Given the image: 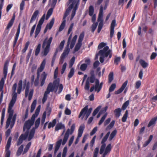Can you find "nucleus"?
Wrapping results in <instances>:
<instances>
[{"label": "nucleus", "instance_id": "obj_35", "mask_svg": "<svg viewBox=\"0 0 157 157\" xmlns=\"http://www.w3.org/2000/svg\"><path fill=\"white\" fill-rule=\"evenodd\" d=\"M103 7L101 6L99 12L98 14V18L99 20L100 19L103 18Z\"/></svg>", "mask_w": 157, "mask_h": 157}, {"label": "nucleus", "instance_id": "obj_53", "mask_svg": "<svg viewBox=\"0 0 157 157\" xmlns=\"http://www.w3.org/2000/svg\"><path fill=\"white\" fill-rule=\"evenodd\" d=\"M98 25V22L94 23L92 24L91 27V31L92 32H94V30H95Z\"/></svg>", "mask_w": 157, "mask_h": 157}, {"label": "nucleus", "instance_id": "obj_43", "mask_svg": "<svg viewBox=\"0 0 157 157\" xmlns=\"http://www.w3.org/2000/svg\"><path fill=\"white\" fill-rule=\"evenodd\" d=\"M113 79V73L110 72L108 75L109 82L110 83Z\"/></svg>", "mask_w": 157, "mask_h": 157}, {"label": "nucleus", "instance_id": "obj_34", "mask_svg": "<svg viewBox=\"0 0 157 157\" xmlns=\"http://www.w3.org/2000/svg\"><path fill=\"white\" fill-rule=\"evenodd\" d=\"M56 123V120L54 119L52 122H50L48 126V128L49 129L51 127H53L55 125Z\"/></svg>", "mask_w": 157, "mask_h": 157}, {"label": "nucleus", "instance_id": "obj_3", "mask_svg": "<svg viewBox=\"0 0 157 157\" xmlns=\"http://www.w3.org/2000/svg\"><path fill=\"white\" fill-rule=\"evenodd\" d=\"M110 134V132H108L103 138L101 141L102 145L101 147L99 153L101 154H103L102 157H105L106 155L109 153L111 149V144H109L105 148L106 144L105 143Z\"/></svg>", "mask_w": 157, "mask_h": 157}, {"label": "nucleus", "instance_id": "obj_49", "mask_svg": "<svg viewBox=\"0 0 157 157\" xmlns=\"http://www.w3.org/2000/svg\"><path fill=\"white\" fill-rule=\"evenodd\" d=\"M107 114L106 113L103 115V116L101 118V120H100L99 123L98 124L100 125L102 123L104 122V120L107 117Z\"/></svg>", "mask_w": 157, "mask_h": 157}, {"label": "nucleus", "instance_id": "obj_1", "mask_svg": "<svg viewBox=\"0 0 157 157\" xmlns=\"http://www.w3.org/2000/svg\"><path fill=\"white\" fill-rule=\"evenodd\" d=\"M22 80H20L18 82L17 87V93H16V91L17 88V84L15 83L12 86V98L9 104L8 112L9 113V117H12L13 111L12 108L16 101L17 93L20 94L21 93L22 88Z\"/></svg>", "mask_w": 157, "mask_h": 157}, {"label": "nucleus", "instance_id": "obj_41", "mask_svg": "<svg viewBox=\"0 0 157 157\" xmlns=\"http://www.w3.org/2000/svg\"><path fill=\"white\" fill-rule=\"evenodd\" d=\"M31 142H29L26 145V147L24 149L23 154H25L27 152L29 149L31 145Z\"/></svg>", "mask_w": 157, "mask_h": 157}, {"label": "nucleus", "instance_id": "obj_38", "mask_svg": "<svg viewBox=\"0 0 157 157\" xmlns=\"http://www.w3.org/2000/svg\"><path fill=\"white\" fill-rule=\"evenodd\" d=\"M36 104V100H34L33 102L31 105L30 110V112L32 113L35 109V107Z\"/></svg>", "mask_w": 157, "mask_h": 157}, {"label": "nucleus", "instance_id": "obj_4", "mask_svg": "<svg viewBox=\"0 0 157 157\" xmlns=\"http://www.w3.org/2000/svg\"><path fill=\"white\" fill-rule=\"evenodd\" d=\"M40 109V105L37 108L35 114H33L30 119L26 121L24 124L23 127V131H25L26 130H29L31 127L34 123L35 118L39 114Z\"/></svg>", "mask_w": 157, "mask_h": 157}, {"label": "nucleus", "instance_id": "obj_31", "mask_svg": "<svg viewBox=\"0 0 157 157\" xmlns=\"http://www.w3.org/2000/svg\"><path fill=\"white\" fill-rule=\"evenodd\" d=\"M121 109L120 108H118L115 109L114 112L116 117H119L121 115Z\"/></svg>", "mask_w": 157, "mask_h": 157}, {"label": "nucleus", "instance_id": "obj_8", "mask_svg": "<svg viewBox=\"0 0 157 157\" xmlns=\"http://www.w3.org/2000/svg\"><path fill=\"white\" fill-rule=\"evenodd\" d=\"M25 131V132L22 135H23L24 139L29 141L34 137L35 132V128H33L30 131L29 130H26Z\"/></svg>", "mask_w": 157, "mask_h": 157}, {"label": "nucleus", "instance_id": "obj_22", "mask_svg": "<svg viewBox=\"0 0 157 157\" xmlns=\"http://www.w3.org/2000/svg\"><path fill=\"white\" fill-rule=\"evenodd\" d=\"M98 21L100 22L98 29V32L99 33L103 26V18L100 19L99 20V18L98 19Z\"/></svg>", "mask_w": 157, "mask_h": 157}, {"label": "nucleus", "instance_id": "obj_62", "mask_svg": "<svg viewBox=\"0 0 157 157\" xmlns=\"http://www.w3.org/2000/svg\"><path fill=\"white\" fill-rule=\"evenodd\" d=\"M75 58L74 56H73L71 59L69 65L70 67H71L73 65L75 62Z\"/></svg>", "mask_w": 157, "mask_h": 157}, {"label": "nucleus", "instance_id": "obj_7", "mask_svg": "<svg viewBox=\"0 0 157 157\" xmlns=\"http://www.w3.org/2000/svg\"><path fill=\"white\" fill-rule=\"evenodd\" d=\"M46 63V59H44L41 63L40 67L37 69V78L35 79L34 82V85L36 86H37L39 84V79L40 77V73L44 70Z\"/></svg>", "mask_w": 157, "mask_h": 157}, {"label": "nucleus", "instance_id": "obj_55", "mask_svg": "<svg viewBox=\"0 0 157 157\" xmlns=\"http://www.w3.org/2000/svg\"><path fill=\"white\" fill-rule=\"evenodd\" d=\"M129 101L128 100L123 104L122 107V109L124 110L129 105Z\"/></svg>", "mask_w": 157, "mask_h": 157}, {"label": "nucleus", "instance_id": "obj_33", "mask_svg": "<svg viewBox=\"0 0 157 157\" xmlns=\"http://www.w3.org/2000/svg\"><path fill=\"white\" fill-rule=\"evenodd\" d=\"M24 146L23 145H21L18 148L16 153V155L17 156H19L21 153L23 151Z\"/></svg>", "mask_w": 157, "mask_h": 157}, {"label": "nucleus", "instance_id": "obj_25", "mask_svg": "<svg viewBox=\"0 0 157 157\" xmlns=\"http://www.w3.org/2000/svg\"><path fill=\"white\" fill-rule=\"evenodd\" d=\"M157 120V117H155L152 118L151 120L149 121V124L147 125L148 127H150L151 126L154 124L155 123L156 121Z\"/></svg>", "mask_w": 157, "mask_h": 157}, {"label": "nucleus", "instance_id": "obj_37", "mask_svg": "<svg viewBox=\"0 0 157 157\" xmlns=\"http://www.w3.org/2000/svg\"><path fill=\"white\" fill-rule=\"evenodd\" d=\"M53 8L51 7L48 10L47 13V16H46V19H48L50 16L52 15L53 12Z\"/></svg>", "mask_w": 157, "mask_h": 157}, {"label": "nucleus", "instance_id": "obj_48", "mask_svg": "<svg viewBox=\"0 0 157 157\" xmlns=\"http://www.w3.org/2000/svg\"><path fill=\"white\" fill-rule=\"evenodd\" d=\"M40 118H38L36 121V122L35 123V127H33V128H35V130L37 128L39 127V126L40 124Z\"/></svg>", "mask_w": 157, "mask_h": 157}, {"label": "nucleus", "instance_id": "obj_64", "mask_svg": "<svg viewBox=\"0 0 157 157\" xmlns=\"http://www.w3.org/2000/svg\"><path fill=\"white\" fill-rule=\"evenodd\" d=\"M99 151V148L98 147H96L94 152L93 157H97L98 153Z\"/></svg>", "mask_w": 157, "mask_h": 157}, {"label": "nucleus", "instance_id": "obj_6", "mask_svg": "<svg viewBox=\"0 0 157 157\" xmlns=\"http://www.w3.org/2000/svg\"><path fill=\"white\" fill-rule=\"evenodd\" d=\"M79 0H74L72 3L70 5L68 9L66 11L68 10H69V13L70 12L71 10L73 8V10L72 12L71 20H72L75 14L76 10L77 9L78 6L79 5Z\"/></svg>", "mask_w": 157, "mask_h": 157}, {"label": "nucleus", "instance_id": "obj_54", "mask_svg": "<svg viewBox=\"0 0 157 157\" xmlns=\"http://www.w3.org/2000/svg\"><path fill=\"white\" fill-rule=\"evenodd\" d=\"M14 18H12L6 27L7 29H9L12 25L14 22Z\"/></svg>", "mask_w": 157, "mask_h": 157}, {"label": "nucleus", "instance_id": "obj_52", "mask_svg": "<svg viewBox=\"0 0 157 157\" xmlns=\"http://www.w3.org/2000/svg\"><path fill=\"white\" fill-rule=\"evenodd\" d=\"M12 118V117H8L6 122V128H8L9 127L11 122V120Z\"/></svg>", "mask_w": 157, "mask_h": 157}, {"label": "nucleus", "instance_id": "obj_29", "mask_svg": "<svg viewBox=\"0 0 157 157\" xmlns=\"http://www.w3.org/2000/svg\"><path fill=\"white\" fill-rule=\"evenodd\" d=\"M115 122L114 120L112 121L110 124L106 127L105 130H109L112 128L115 124Z\"/></svg>", "mask_w": 157, "mask_h": 157}, {"label": "nucleus", "instance_id": "obj_20", "mask_svg": "<svg viewBox=\"0 0 157 157\" xmlns=\"http://www.w3.org/2000/svg\"><path fill=\"white\" fill-rule=\"evenodd\" d=\"M39 11L38 10H36L33 14L32 17L31 18L29 24L33 22L35 20L37 16L39 14Z\"/></svg>", "mask_w": 157, "mask_h": 157}, {"label": "nucleus", "instance_id": "obj_47", "mask_svg": "<svg viewBox=\"0 0 157 157\" xmlns=\"http://www.w3.org/2000/svg\"><path fill=\"white\" fill-rule=\"evenodd\" d=\"M29 82H28L27 84V86L25 88V96L27 97L29 93Z\"/></svg>", "mask_w": 157, "mask_h": 157}, {"label": "nucleus", "instance_id": "obj_26", "mask_svg": "<svg viewBox=\"0 0 157 157\" xmlns=\"http://www.w3.org/2000/svg\"><path fill=\"white\" fill-rule=\"evenodd\" d=\"M117 133V130H114L110 134L109 140V141H111L112 140L116 135Z\"/></svg>", "mask_w": 157, "mask_h": 157}, {"label": "nucleus", "instance_id": "obj_59", "mask_svg": "<svg viewBox=\"0 0 157 157\" xmlns=\"http://www.w3.org/2000/svg\"><path fill=\"white\" fill-rule=\"evenodd\" d=\"M29 41H27L25 45V47L22 50V52L23 53H25L26 51L27 50V49L28 48V47L29 45Z\"/></svg>", "mask_w": 157, "mask_h": 157}, {"label": "nucleus", "instance_id": "obj_36", "mask_svg": "<svg viewBox=\"0 0 157 157\" xmlns=\"http://www.w3.org/2000/svg\"><path fill=\"white\" fill-rule=\"evenodd\" d=\"M25 139H24L23 135L22 134L19 137L17 143V145L18 146L20 145L23 142V140H25Z\"/></svg>", "mask_w": 157, "mask_h": 157}, {"label": "nucleus", "instance_id": "obj_60", "mask_svg": "<svg viewBox=\"0 0 157 157\" xmlns=\"http://www.w3.org/2000/svg\"><path fill=\"white\" fill-rule=\"evenodd\" d=\"M46 117V112H45L43 114L42 116V120H41V124H43L44 123V122L45 121Z\"/></svg>", "mask_w": 157, "mask_h": 157}, {"label": "nucleus", "instance_id": "obj_12", "mask_svg": "<svg viewBox=\"0 0 157 157\" xmlns=\"http://www.w3.org/2000/svg\"><path fill=\"white\" fill-rule=\"evenodd\" d=\"M59 78L55 80L53 83H52V85L54 87V91L55 90L56 92L58 89V93H60L63 90V86L62 84H59Z\"/></svg>", "mask_w": 157, "mask_h": 157}, {"label": "nucleus", "instance_id": "obj_5", "mask_svg": "<svg viewBox=\"0 0 157 157\" xmlns=\"http://www.w3.org/2000/svg\"><path fill=\"white\" fill-rule=\"evenodd\" d=\"M52 40V37H50L48 39V37H46L43 41L42 48L43 50V55L45 56L48 54L49 51L50 45Z\"/></svg>", "mask_w": 157, "mask_h": 157}, {"label": "nucleus", "instance_id": "obj_42", "mask_svg": "<svg viewBox=\"0 0 157 157\" xmlns=\"http://www.w3.org/2000/svg\"><path fill=\"white\" fill-rule=\"evenodd\" d=\"M128 110H126L125 114H124L123 117L122 118V121L123 122H124L126 121L128 117Z\"/></svg>", "mask_w": 157, "mask_h": 157}, {"label": "nucleus", "instance_id": "obj_18", "mask_svg": "<svg viewBox=\"0 0 157 157\" xmlns=\"http://www.w3.org/2000/svg\"><path fill=\"white\" fill-rule=\"evenodd\" d=\"M69 14V10H67L65 12V13L63 17V21L61 24L59 29V32L61 31L64 28L65 26V25L66 23V18L67 16Z\"/></svg>", "mask_w": 157, "mask_h": 157}, {"label": "nucleus", "instance_id": "obj_11", "mask_svg": "<svg viewBox=\"0 0 157 157\" xmlns=\"http://www.w3.org/2000/svg\"><path fill=\"white\" fill-rule=\"evenodd\" d=\"M92 109L91 108H90L89 109H88V106L87 105L84 108L82 109L80 112L79 115V118L82 115H83L82 118V119L83 117L85 116V115L86 114V120L91 113Z\"/></svg>", "mask_w": 157, "mask_h": 157}, {"label": "nucleus", "instance_id": "obj_46", "mask_svg": "<svg viewBox=\"0 0 157 157\" xmlns=\"http://www.w3.org/2000/svg\"><path fill=\"white\" fill-rule=\"evenodd\" d=\"M41 45L40 44H39L36 48L35 51V55L36 56H37L40 52Z\"/></svg>", "mask_w": 157, "mask_h": 157}, {"label": "nucleus", "instance_id": "obj_30", "mask_svg": "<svg viewBox=\"0 0 157 157\" xmlns=\"http://www.w3.org/2000/svg\"><path fill=\"white\" fill-rule=\"evenodd\" d=\"M67 46V48L64 49L63 53L61 55V56L65 57L66 56L68 55L70 52V49Z\"/></svg>", "mask_w": 157, "mask_h": 157}, {"label": "nucleus", "instance_id": "obj_58", "mask_svg": "<svg viewBox=\"0 0 157 157\" xmlns=\"http://www.w3.org/2000/svg\"><path fill=\"white\" fill-rule=\"evenodd\" d=\"M25 5L24 0H22L20 5V9L21 11H22L24 10Z\"/></svg>", "mask_w": 157, "mask_h": 157}, {"label": "nucleus", "instance_id": "obj_51", "mask_svg": "<svg viewBox=\"0 0 157 157\" xmlns=\"http://www.w3.org/2000/svg\"><path fill=\"white\" fill-rule=\"evenodd\" d=\"M101 108V106H99L93 112L92 115L94 116L96 115Z\"/></svg>", "mask_w": 157, "mask_h": 157}, {"label": "nucleus", "instance_id": "obj_23", "mask_svg": "<svg viewBox=\"0 0 157 157\" xmlns=\"http://www.w3.org/2000/svg\"><path fill=\"white\" fill-rule=\"evenodd\" d=\"M65 128L64 124L60 123L57 124L56 125L55 128V130L58 131L60 129H63Z\"/></svg>", "mask_w": 157, "mask_h": 157}, {"label": "nucleus", "instance_id": "obj_56", "mask_svg": "<svg viewBox=\"0 0 157 157\" xmlns=\"http://www.w3.org/2000/svg\"><path fill=\"white\" fill-rule=\"evenodd\" d=\"M74 69L72 68L70 70V71L69 72L68 75V77L69 78H71L74 75Z\"/></svg>", "mask_w": 157, "mask_h": 157}, {"label": "nucleus", "instance_id": "obj_10", "mask_svg": "<svg viewBox=\"0 0 157 157\" xmlns=\"http://www.w3.org/2000/svg\"><path fill=\"white\" fill-rule=\"evenodd\" d=\"M75 128V124H73L71 127V130L68 129L65 133L63 139L62 145H64L67 142L70 134H71L73 133Z\"/></svg>", "mask_w": 157, "mask_h": 157}, {"label": "nucleus", "instance_id": "obj_15", "mask_svg": "<svg viewBox=\"0 0 157 157\" xmlns=\"http://www.w3.org/2000/svg\"><path fill=\"white\" fill-rule=\"evenodd\" d=\"M95 83V86H93L90 88V91L92 92L94 90L95 91H97V93H98L102 87L103 82H101L99 84L98 80L97 79L96 80Z\"/></svg>", "mask_w": 157, "mask_h": 157}, {"label": "nucleus", "instance_id": "obj_9", "mask_svg": "<svg viewBox=\"0 0 157 157\" xmlns=\"http://www.w3.org/2000/svg\"><path fill=\"white\" fill-rule=\"evenodd\" d=\"M8 64L9 62L8 61H7L4 64L3 68V74L4 75V77L2 78L0 81V91H1L2 90L5 81L7 74Z\"/></svg>", "mask_w": 157, "mask_h": 157}, {"label": "nucleus", "instance_id": "obj_45", "mask_svg": "<svg viewBox=\"0 0 157 157\" xmlns=\"http://www.w3.org/2000/svg\"><path fill=\"white\" fill-rule=\"evenodd\" d=\"M84 36V32L82 33L80 35L78 39V42L82 43V42L83 40Z\"/></svg>", "mask_w": 157, "mask_h": 157}, {"label": "nucleus", "instance_id": "obj_17", "mask_svg": "<svg viewBox=\"0 0 157 157\" xmlns=\"http://www.w3.org/2000/svg\"><path fill=\"white\" fill-rule=\"evenodd\" d=\"M11 138L10 137L8 139L6 147V154L5 157H10V151L9 150L11 145Z\"/></svg>", "mask_w": 157, "mask_h": 157}, {"label": "nucleus", "instance_id": "obj_63", "mask_svg": "<svg viewBox=\"0 0 157 157\" xmlns=\"http://www.w3.org/2000/svg\"><path fill=\"white\" fill-rule=\"evenodd\" d=\"M116 25V20H113L111 23L110 29H114Z\"/></svg>", "mask_w": 157, "mask_h": 157}, {"label": "nucleus", "instance_id": "obj_13", "mask_svg": "<svg viewBox=\"0 0 157 157\" xmlns=\"http://www.w3.org/2000/svg\"><path fill=\"white\" fill-rule=\"evenodd\" d=\"M54 87L52 86V83L49 84L47 88L46 91L44 93V97L42 99L43 103H44L47 99L48 95L51 92H53L54 91Z\"/></svg>", "mask_w": 157, "mask_h": 157}, {"label": "nucleus", "instance_id": "obj_61", "mask_svg": "<svg viewBox=\"0 0 157 157\" xmlns=\"http://www.w3.org/2000/svg\"><path fill=\"white\" fill-rule=\"evenodd\" d=\"M116 87V85L115 84H112L110 87L109 89V92L113 91L114 89H115Z\"/></svg>", "mask_w": 157, "mask_h": 157}, {"label": "nucleus", "instance_id": "obj_21", "mask_svg": "<svg viewBox=\"0 0 157 157\" xmlns=\"http://www.w3.org/2000/svg\"><path fill=\"white\" fill-rule=\"evenodd\" d=\"M47 75L45 72H44L42 73L41 75V81L40 83V86H42L44 85Z\"/></svg>", "mask_w": 157, "mask_h": 157}, {"label": "nucleus", "instance_id": "obj_19", "mask_svg": "<svg viewBox=\"0 0 157 157\" xmlns=\"http://www.w3.org/2000/svg\"><path fill=\"white\" fill-rule=\"evenodd\" d=\"M128 83V81H126L123 84L121 88L115 91L116 94H118L121 93L124 90Z\"/></svg>", "mask_w": 157, "mask_h": 157}, {"label": "nucleus", "instance_id": "obj_39", "mask_svg": "<svg viewBox=\"0 0 157 157\" xmlns=\"http://www.w3.org/2000/svg\"><path fill=\"white\" fill-rule=\"evenodd\" d=\"M82 45V43H80L78 42V43L76 44V45L75 47L74 53L75 52L78 51L79 50V49L80 48Z\"/></svg>", "mask_w": 157, "mask_h": 157}, {"label": "nucleus", "instance_id": "obj_40", "mask_svg": "<svg viewBox=\"0 0 157 157\" xmlns=\"http://www.w3.org/2000/svg\"><path fill=\"white\" fill-rule=\"evenodd\" d=\"M94 8L93 6H90L89 8V14L90 16H92L93 14L94 13Z\"/></svg>", "mask_w": 157, "mask_h": 157}, {"label": "nucleus", "instance_id": "obj_27", "mask_svg": "<svg viewBox=\"0 0 157 157\" xmlns=\"http://www.w3.org/2000/svg\"><path fill=\"white\" fill-rule=\"evenodd\" d=\"M153 137V135H150L149 137V139L147 140L146 141L144 142V144H143V146L144 147H145L147 146L150 143L151 140H152Z\"/></svg>", "mask_w": 157, "mask_h": 157}, {"label": "nucleus", "instance_id": "obj_24", "mask_svg": "<svg viewBox=\"0 0 157 157\" xmlns=\"http://www.w3.org/2000/svg\"><path fill=\"white\" fill-rule=\"evenodd\" d=\"M77 35H75L73 37L72 40L71 41L70 45V48L71 49H72L73 48L75 43V42L77 40Z\"/></svg>", "mask_w": 157, "mask_h": 157}, {"label": "nucleus", "instance_id": "obj_16", "mask_svg": "<svg viewBox=\"0 0 157 157\" xmlns=\"http://www.w3.org/2000/svg\"><path fill=\"white\" fill-rule=\"evenodd\" d=\"M85 128V126L84 124H81L78 129V137L77 138L75 142V144H77L79 141V138L81 137Z\"/></svg>", "mask_w": 157, "mask_h": 157}, {"label": "nucleus", "instance_id": "obj_28", "mask_svg": "<svg viewBox=\"0 0 157 157\" xmlns=\"http://www.w3.org/2000/svg\"><path fill=\"white\" fill-rule=\"evenodd\" d=\"M140 63L141 65L144 68H145L147 67L148 66V63L145 62L143 59H141L140 60Z\"/></svg>", "mask_w": 157, "mask_h": 157}, {"label": "nucleus", "instance_id": "obj_44", "mask_svg": "<svg viewBox=\"0 0 157 157\" xmlns=\"http://www.w3.org/2000/svg\"><path fill=\"white\" fill-rule=\"evenodd\" d=\"M95 80V77L94 75H92L90 77L88 78L86 81H88V82H90L91 83H93L94 82Z\"/></svg>", "mask_w": 157, "mask_h": 157}, {"label": "nucleus", "instance_id": "obj_14", "mask_svg": "<svg viewBox=\"0 0 157 157\" xmlns=\"http://www.w3.org/2000/svg\"><path fill=\"white\" fill-rule=\"evenodd\" d=\"M45 17V14H44L39 21L38 24L37 26L35 32V37L36 38L39 33L41 28V25L43 23Z\"/></svg>", "mask_w": 157, "mask_h": 157}, {"label": "nucleus", "instance_id": "obj_2", "mask_svg": "<svg viewBox=\"0 0 157 157\" xmlns=\"http://www.w3.org/2000/svg\"><path fill=\"white\" fill-rule=\"evenodd\" d=\"M112 51L109 49L108 46H105L103 49L100 50L98 54H96V57L98 58L97 56L99 55L100 56L99 60L101 63H103L104 60L108 57L109 59L107 60V61L108 60L112 57Z\"/></svg>", "mask_w": 157, "mask_h": 157}, {"label": "nucleus", "instance_id": "obj_57", "mask_svg": "<svg viewBox=\"0 0 157 157\" xmlns=\"http://www.w3.org/2000/svg\"><path fill=\"white\" fill-rule=\"evenodd\" d=\"M67 152V147H65L63 150L62 157H66Z\"/></svg>", "mask_w": 157, "mask_h": 157}, {"label": "nucleus", "instance_id": "obj_50", "mask_svg": "<svg viewBox=\"0 0 157 157\" xmlns=\"http://www.w3.org/2000/svg\"><path fill=\"white\" fill-rule=\"evenodd\" d=\"M106 44L104 42H101L98 45V49H100L103 48H104L105 46H107Z\"/></svg>", "mask_w": 157, "mask_h": 157}, {"label": "nucleus", "instance_id": "obj_32", "mask_svg": "<svg viewBox=\"0 0 157 157\" xmlns=\"http://www.w3.org/2000/svg\"><path fill=\"white\" fill-rule=\"evenodd\" d=\"M55 19L53 18L49 23L47 25L46 27H47L49 29H50L52 27L54 22Z\"/></svg>", "mask_w": 157, "mask_h": 157}]
</instances>
